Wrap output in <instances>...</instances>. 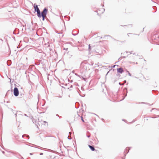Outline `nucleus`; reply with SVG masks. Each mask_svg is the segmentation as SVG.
I'll list each match as a JSON object with an SVG mask.
<instances>
[{
  "instance_id": "nucleus-1",
  "label": "nucleus",
  "mask_w": 159,
  "mask_h": 159,
  "mask_svg": "<svg viewBox=\"0 0 159 159\" xmlns=\"http://www.w3.org/2000/svg\"><path fill=\"white\" fill-rule=\"evenodd\" d=\"M35 11L37 12L38 16L39 18L42 16L43 17V20H44L46 16V14L48 12V10L46 8H44L41 14L40 13L39 9Z\"/></svg>"
},
{
  "instance_id": "nucleus-2",
  "label": "nucleus",
  "mask_w": 159,
  "mask_h": 159,
  "mask_svg": "<svg viewBox=\"0 0 159 159\" xmlns=\"http://www.w3.org/2000/svg\"><path fill=\"white\" fill-rule=\"evenodd\" d=\"M127 35L130 38L133 39H135L137 38V36H139V34H134L132 33H129L127 34Z\"/></svg>"
},
{
  "instance_id": "nucleus-3",
  "label": "nucleus",
  "mask_w": 159,
  "mask_h": 159,
  "mask_svg": "<svg viewBox=\"0 0 159 159\" xmlns=\"http://www.w3.org/2000/svg\"><path fill=\"white\" fill-rule=\"evenodd\" d=\"M14 94L16 96H18L19 95L18 90L17 88H15L14 89Z\"/></svg>"
},
{
  "instance_id": "nucleus-4",
  "label": "nucleus",
  "mask_w": 159,
  "mask_h": 159,
  "mask_svg": "<svg viewBox=\"0 0 159 159\" xmlns=\"http://www.w3.org/2000/svg\"><path fill=\"white\" fill-rule=\"evenodd\" d=\"M117 70L118 72L120 73L121 74L122 73L123 71V69L122 68H117Z\"/></svg>"
},
{
  "instance_id": "nucleus-5",
  "label": "nucleus",
  "mask_w": 159,
  "mask_h": 159,
  "mask_svg": "<svg viewBox=\"0 0 159 159\" xmlns=\"http://www.w3.org/2000/svg\"><path fill=\"white\" fill-rule=\"evenodd\" d=\"M89 147L91 150L92 151H94L95 150L93 146H91L90 145H89Z\"/></svg>"
},
{
  "instance_id": "nucleus-6",
  "label": "nucleus",
  "mask_w": 159,
  "mask_h": 159,
  "mask_svg": "<svg viewBox=\"0 0 159 159\" xmlns=\"http://www.w3.org/2000/svg\"><path fill=\"white\" fill-rule=\"evenodd\" d=\"M34 8L35 11H36L37 10L39 9V8L38 7V6L37 5H35L34 4Z\"/></svg>"
},
{
  "instance_id": "nucleus-7",
  "label": "nucleus",
  "mask_w": 159,
  "mask_h": 159,
  "mask_svg": "<svg viewBox=\"0 0 159 159\" xmlns=\"http://www.w3.org/2000/svg\"><path fill=\"white\" fill-rule=\"evenodd\" d=\"M90 45L89 44V48H90Z\"/></svg>"
}]
</instances>
